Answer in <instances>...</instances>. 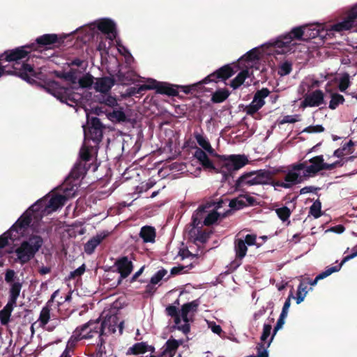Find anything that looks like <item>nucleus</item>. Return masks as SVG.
I'll return each mask as SVG.
<instances>
[{
	"mask_svg": "<svg viewBox=\"0 0 357 357\" xmlns=\"http://www.w3.org/2000/svg\"><path fill=\"white\" fill-rule=\"evenodd\" d=\"M122 45L117 23L109 17H102L77 28L70 33H46L30 45Z\"/></svg>",
	"mask_w": 357,
	"mask_h": 357,
	"instance_id": "1",
	"label": "nucleus"
},
{
	"mask_svg": "<svg viewBox=\"0 0 357 357\" xmlns=\"http://www.w3.org/2000/svg\"><path fill=\"white\" fill-rule=\"evenodd\" d=\"M118 324V317L116 315L106 317L102 321L100 319L91 320L86 324L80 326L79 330L80 339H91L98 336V342H100V338L105 335V330L107 328L108 331L115 333L116 326Z\"/></svg>",
	"mask_w": 357,
	"mask_h": 357,
	"instance_id": "2",
	"label": "nucleus"
},
{
	"mask_svg": "<svg viewBox=\"0 0 357 357\" xmlns=\"http://www.w3.org/2000/svg\"><path fill=\"white\" fill-rule=\"evenodd\" d=\"M43 245V239L38 235H31L26 240L23 241L15 250L17 255L15 261L22 265L28 263L33 259Z\"/></svg>",
	"mask_w": 357,
	"mask_h": 357,
	"instance_id": "3",
	"label": "nucleus"
},
{
	"mask_svg": "<svg viewBox=\"0 0 357 357\" xmlns=\"http://www.w3.org/2000/svg\"><path fill=\"white\" fill-rule=\"evenodd\" d=\"M43 245V239L38 235H31L26 240L23 241L15 250L17 255L15 261L22 265L28 263L33 259Z\"/></svg>",
	"mask_w": 357,
	"mask_h": 357,
	"instance_id": "4",
	"label": "nucleus"
},
{
	"mask_svg": "<svg viewBox=\"0 0 357 357\" xmlns=\"http://www.w3.org/2000/svg\"><path fill=\"white\" fill-rule=\"evenodd\" d=\"M216 155L220 158V172L222 174V180L227 181L234 177V174L248 163L245 155Z\"/></svg>",
	"mask_w": 357,
	"mask_h": 357,
	"instance_id": "5",
	"label": "nucleus"
},
{
	"mask_svg": "<svg viewBox=\"0 0 357 357\" xmlns=\"http://www.w3.org/2000/svg\"><path fill=\"white\" fill-rule=\"evenodd\" d=\"M272 180L271 173L265 169L253 171L243 174L235 183V190L236 191H244L245 186H251L255 185H265L269 183Z\"/></svg>",
	"mask_w": 357,
	"mask_h": 357,
	"instance_id": "6",
	"label": "nucleus"
},
{
	"mask_svg": "<svg viewBox=\"0 0 357 357\" xmlns=\"http://www.w3.org/2000/svg\"><path fill=\"white\" fill-rule=\"evenodd\" d=\"M356 26H357V5L348 12L342 22L326 26L328 38H333L335 33H341Z\"/></svg>",
	"mask_w": 357,
	"mask_h": 357,
	"instance_id": "7",
	"label": "nucleus"
},
{
	"mask_svg": "<svg viewBox=\"0 0 357 357\" xmlns=\"http://www.w3.org/2000/svg\"><path fill=\"white\" fill-rule=\"evenodd\" d=\"M305 42H312L314 45L324 43L328 39L326 26L322 24H304Z\"/></svg>",
	"mask_w": 357,
	"mask_h": 357,
	"instance_id": "8",
	"label": "nucleus"
},
{
	"mask_svg": "<svg viewBox=\"0 0 357 357\" xmlns=\"http://www.w3.org/2000/svg\"><path fill=\"white\" fill-rule=\"evenodd\" d=\"M293 40L305 42L304 25L294 27L289 32L277 37L274 40L266 42L262 45H291ZM292 45H300L294 43Z\"/></svg>",
	"mask_w": 357,
	"mask_h": 357,
	"instance_id": "9",
	"label": "nucleus"
},
{
	"mask_svg": "<svg viewBox=\"0 0 357 357\" xmlns=\"http://www.w3.org/2000/svg\"><path fill=\"white\" fill-rule=\"evenodd\" d=\"M43 202V200H39L30 206L10 227L11 231L15 232L17 235L22 234L31 223L33 213L39 211V205Z\"/></svg>",
	"mask_w": 357,
	"mask_h": 357,
	"instance_id": "10",
	"label": "nucleus"
},
{
	"mask_svg": "<svg viewBox=\"0 0 357 357\" xmlns=\"http://www.w3.org/2000/svg\"><path fill=\"white\" fill-rule=\"evenodd\" d=\"M15 75L22 78L29 84L38 83L35 79L40 81H46L44 78L45 75L42 72H36L33 68L28 63H22L20 68L13 66Z\"/></svg>",
	"mask_w": 357,
	"mask_h": 357,
	"instance_id": "11",
	"label": "nucleus"
},
{
	"mask_svg": "<svg viewBox=\"0 0 357 357\" xmlns=\"http://www.w3.org/2000/svg\"><path fill=\"white\" fill-rule=\"evenodd\" d=\"M324 97L325 94L321 89H316L310 93H307L303 96L300 107H315L325 105Z\"/></svg>",
	"mask_w": 357,
	"mask_h": 357,
	"instance_id": "12",
	"label": "nucleus"
},
{
	"mask_svg": "<svg viewBox=\"0 0 357 357\" xmlns=\"http://www.w3.org/2000/svg\"><path fill=\"white\" fill-rule=\"evenodd\" d=\"M305 167V163H296L291 165V169L286 174L284 181L292 186L304 181L301 170Z\"/></svg>",
	"mask_w": 357,
	"mask_h": 357,
	"instance_id": "13",
	"label": "nucleus"
},
{
	"mask_svg": "<svg viewBox=\"0 0 357 357\" xmlns=\"http://www.w3.org/2000/svg\"><path fill=\"white\" fill-rule=\"evenodd\" d=\"M234 73L235 71L229 65H225L206 77L203 79V82L225 81L234 75Z\"/></svg>",
	"mask_w": 357,
	"mask_h": 357,
	"instance_id": "14",
	"label": "nucleus"
},
{
	"mask_svg": "<svg viewBox=\"0 0 357 357\" xmlns=\"http://www.w3.org/2000/svg\"><path fill=\"white\" fill-rule=\"evenodd\" d=\"M234 250L236 252V258L230 264V267L233 270H236L242 264V259L245 257L248 247L245 242L241 238H236L234 241Z\"/></svg>",
	"mask_w": 357,
	"mask_h": 357,
	"instance_id": "15",
	"label": "nucleus"
},
{
	"mask_svg": "<svg viewBox=\"0 0 357 357\" xmlns=\"http://www.w3.org/2000/svg\"><path fill=\"white\" fill-rule=\"evenodd\" d=\"M229 202V206L233 210H240L248 206H255L256 199L247 194L240 195L236 198L231 200L226 199Z\"/></svg>",
	"mask_w": 357,
	"mask_h": 357,
	"instance_id": "16",
	"label": "nucleus"
},
{
	"mask_svg": "<svg viewBox=\"0 0 357 357\" xmlns=\"http://www.w3.org/2000/svg\"><path fill=\"white\" fill-rule=\"evenodd\" d=\"M151 83L152 84V89H155L157 93L169 96H177L178 95L176 85L167 82H158L153 79H151Z\"/></svg>",
	"mask_w": 357,
	"mask_h": 357,
	"instance_id": "17",
	"label": "nucleus"
},
{
	"mask_svg": "<svg viewBox=\"0 0 357 357\" xmlns=\"http://www.w3.org/2000/svg\"><path fill=\"white\" fill-rule=\"evenodd\" d=\"M33 46H21L10 50L6 51L3 54L0 55V60H6V61H17L24 59L28 55V52L24 50V47H32Z\"/></svg>",
	"mask_w": 357,
	"mask_h": 357,
	"instance_id": "18",
	"label": "nucleus"
},
{
	"mask_svg": "<svg viewBox=\"0 0 357 357\" xmlns=\"http://www.w3.org/2000/svg\"><path fill=\"white\" fill-rule=\"evenodd\" d=\"M114 265L121 278H126L133 269L132 262L126 256L119 258L115 261Z\"/></svg>",
	"mask_w": 357,
	"mask_h": 357,
	"instance_id": "19",
	"label": "nucleus"
},
{
	"mask_svg": "<svg viewBox=\"0 0 357 357\" xmlns=\"http://www.w3.org/2000/svg\"><path fill=\"white\" fill-rule=\"evenodd\" d=\"M81 98V95L74 92L72 88L63 87L59 100L61 102L73 106V104L77 105Z\"/></svg>",
	"mask_w": 357,
	"mask_h": 357,
	"instance_id": "20",
	"label": "nucleus"
},
{
	"mask_svg": "<svg viewBox=\"0 0 357 357\" xmlns=\"http://www.w3.org/2000/svg\"><path fill=\"white\" fill-rule=\"evenodd\" d=\"M107 231H102L89 239L84 245V251L88 255H91L97 246L109 236Z\"/></svg>",
	"mask_w": 357,
	"mask_h": 357,
	"instance_id": "21",
	"label": "nucleus"
},
{
	"mask_svg": "<svg viewBox=\"0 0 357 357\" xmlns=\"http://www.w3.org/2000/svg\"><path fill=\"white\" fill-rule=\"evenodd\" d=\"M39 86L43 88L47 92L52 94L59 100L63 86H61L59 83L55 80L44 81V84L38 83Z\"/></svg>",
	"mask_w": 357,
	"mask_h": 357,
	"instance_id": "22",
	"label": "nucleus"
},
{
	"mask_svg": "<svg viewBox=\"0 0 357 357\" xmlns=\"http://www.w3.org/2000/svg\"><path fill=\"white\" fill-rule=\"evenodd\" d=\"M91 167V163L89 165V166H86V165H83L82 163L77 162L73 169L71 170L68 180L70 182L76 180H79L80 178H84L87 172Z\"/></svg>",
	"mask_w": 357,
	"mask_h": 357,
	"instance_id": "23",
	"label": "nucleus"
},
{
	"mask_svg": "<svg viewBox=\"0 0 357 357\" xmlns=\"http://www.w3.org/2000/svg\"><path fill=\"white\" fill-rule=\"evenodd\" d=\"M114 84L115 80L113 77H102L96 79L94 88L96 91H99L102 93H107L110 91Z\"/></svg>",
	"mask_w": 357,
	"mask_h": 357,
	"instance_id": "24",
	"label": "nucleus"
},
{
	"mask_svg": "<svg viewBox=\"0 0 357 357\" xmlns=\"http://www.w3.org/2000/svg\"><path fill=\"white\" fill-rule=\"evenodd\" d=\"M190 238L192 239L195 243L199 242L205 243L210 237V233L199 227L192 228L189 231Z\"/></svg>",
	"mask_w": 357,
	"mask_h": 357,
	"instance_id": "25",
	"label": "nucleus"
},
{
	"mask_svg": "<svg viewBox=\"0 0 357 357\" xmlns=\"http://www.w3.org/2000/svg\"><path fill=\"white\" fill-rule=\"evenodd\" d=\"M181 344L182 340L169 338L165 344L164 350L162 351L161 356L174 357Z\"/></svg>",
	"mask_w": 357,
	"mask_h": 357,
	"instance_id": "26",
	"label": "nucleus"
},
{
	"mask_svg": "<svg viewBox=\"0 0 357 357\" xmlns=\"http://www.w3.org/2000/svg\"><path fill=\"white\" fill-rule=\"evenodd\" d=\"M91 149V147H89L85 145L82 146L79 151V160L77 162L86 165V166H89V165L91 163V167H93V170L96 171L97 167L96 165H93Z\"/></svg>",
	"mask_w": 357,
	"mask_h": 357,
	"instance_id": "27",
	"label": "nucleus"
},
{
	"mask_svg": "<svg viewBox=\"0 0 357 357\" xmlns=\"http://www.w3.org/2000/svg\"><path fill=\"white\" fill-rule=\"evenodd\" d=\"M341 267H342V264H338L337 266L328 267L324 271H323L322 273L317 275L314 280H311L310 278H304V280H305V281L308 285L310 284L311 286H314L317 284V283L319 280H322V279L329 276L330 275H331L332 273H333L335 272L339 271L340 270Z\"/></svg>",
	"mask_w": 357,
	"mask_h": 357,
	"instance_id": "28",
	"label": "nucleus"
},
{
	"mask_svg": "<svg viewBox=\"0 0 357 357\" xmlns=\"http://www.w3.org/2000/svg\"><path fill=\"white\" fill-rule=\"evenodd\" d=\"M139 236L144 243H154L156 237V230L152 226L146 225L141 228Z\"/></svg>",
	"mask_w": 357,
	"mask_h": 357,
	"instance_id": "29",
	"label": "nucleus"
},
{
	"mask_svg": "<svg viewBox=\"0 0 357 357\" xmlns=\"http://www.w3.org/2000/svg\"><path fill=\"white\" fill-rule=\"evenodd\" d=\"M66 200L67 198L65 195H54L48 201V203L45 206V208H50L53 211H56L59 208L65 204Z\"/></svg>",
	"mask_w": 357,
	"mask_h": 357,
	"instance_id": "30",
	"label": "nucleus"
},
{
	"mask_svg": "<svg viewBox=\"0 0 357 357\" xmlns=\"http://www.w3.org/2000/svg\"><path fill=\"white\" fill-rule=\"evenodd\" d=\"M103 129L89 128L88 130L84 128L85 139H91L95 144L98 145L102 139Z\"/></svg>",
	"mask_w": 357,
	"mask_h": 357,
	"instance_id": "31",
	"label": "nucleus"
},
{
	"mask_svg": "<svg viewBox=\"0 0 357 357\" xmlns=\"http://www.w3.org/2000/svg\"><path fill=\"white\" fill-rule=\"evenodd\" d=\"M206 206H199L198 208L193 213L192 215V228L199 227V225L202 226V220L206 217L205 214L206 213Z\"/></svg>",
	"mask_w": 357,
	"mask_h": 357,
	"instance_id": "32",
	"label": "nucleus"
},
{
	"mask_svg": "<svg viewBox=\"0 0 357 357\" xmlns=\"http://www.w3.org/2000/svg\"><path fill=\"white\" fill-rule=\"evenodd\" d=\"M97 348L98 357H113V356H115L113 347L111 344L106 347L103 338H100V342H98Z\"/></svg>",
	"mask_w": 357,
	"mask_h": 357,
	"instance_id": "33",
	"label": "nucleus"
},
{
	"mask_svg": "<svg viewBox=\"0 0 357 357\" xmlns=\"http://www.w3.org/2000/svg\"><path fill=\"white\" fill-rule=\"evenodd\" d=\"M249 77H250L249 70L248 69L242 70L237 75V76L231 81L230 86L232 87L234 89H238L239 86H241L243 84L245 79Z\"/></svg>",
	"mask_w": 357,
	"mask_h": 357,
	"instance_id": "34",
	"label": "nucleus"
},
{
	"mask_svg": "<svg viewBox=\"0 0 357 357\" xmlns=\"http://www.w3.org/2000/svg\"><path fill=\"white\" fill-rule=\"evenodd\" d=\"M146 342H141L134 344L132 347L128 348L126 351V355H139L146 353Z\"/></svg>",
	"mask_w": 357,
	"mask_h": 357,
	"instance_id": "35",
	"label": "nucleus"
},
{
	"mask_svg": "<svg viewBox=\"0 0 357 357\" xmlns=\"http://www.w3.org/2000/svg\"><path fill=\"white\" fill-rule=\"evenodd\" d=\"M194 137L197 142V144L206 151H207L210 154L214 153V149L212 148L210 142L206 139L202 135L195 132Z\"/></svg>",
	"mask_w": 357,
	"mask_h": 357,
	"instance_id": "36",
	"label": "nucleus"
},
{
	"mask_svg": "<svg viewBox=\"0 0 357 357\" xmlns=\"http://www.w3.org/2000/svg\"><path fill=\"white\" fill-rule=\"evenodd\" d=\"M51 305L46 304L41 310L40 316L38 321L40 326L44 327L46 326L50 319Z\"/></svg>",
	"mask_w": 357,
	"mask_h": 357,
	"instance_id": "37",
	"label": "nucleus"
},
{
	"mask_svg": "<svg viewBox=\"0 0 357 357\" xmlns=\"http://www.w3.org/2000/svg\"><path fill=\"white\" fill-rule=\"evenodd\" d=\"M77 343V340L75 337H71L66 344V349L60 356V357H72L74 354L75 349Z\"/></svg>",
	"mask_w": 357,
	"mask_h": 357,
	"instance_id": "38",
	"label": "nucleus"
},
{
	"mask_svg": "<svg viewBox=\"0 0 357 357\" xmlns=\"http://www.w3.org/2000/svg\"><path fill=\"white\" fill-rule=\"evenodd\" d=\"M229 94L227 89H218L212 94L211 101L214 103L222 102L229 97Z\"/></svg>",
	"mask_w": 357,
	"mask_h": 357,
	"instance_id": "39",
	"label": "nucleus"
},
{
	"mask_svg": "<svg viewBox=\"0 0 357 357\" xmlns=\"http://www.w3.org/2000/svg\"><path fill=\"white\" fill-rule=\"evenodd\" d=\"M307 287L308 284L306 282L305 280H303L298 287L296 294V303L299 304L303 301L307 293Z\"/></svg>",
	"mask_w": 357,
	"mask_h": 357,
	"instance_id": "40",
	"label": "nucleus"
},
{
	"mask_svg": "<svg viewBox=\"0 0 357 357\" xmlns=\"http://www.w3.org/2000/svg\"><path fill=\"white\" fill-rule=\"evenodd\" d=\"M345 101L344 96L337 93H332L331 94V100L329 102L328 107L334 110L335 109L340 105H342Z\"/></svg>",
	"mask_w": 357,
	"mask_h": 357,
	"instance_id": "41",
	"label": "nucleus"
},
{
	"mask_svg": "<svg viewBox=\"0 0 357 357\" xmlns=\"http://www.w3.org/2000/svg\"><path fill=\"white\" fill-rule=\"evenodd\" d=\"M13 233L14 231H11V229H10L8 231L0 236V249L3 248L8 244V239L14 241L17 238H18L19 235H13Z\"/></svg>",
	"mask_w": 357,
	"mask_h": 357,
	"instance_id": "42",
	"label": "nucleus"
},
{
	"mask_svg": "<svg viewBox=\"0 0 357 357\" xmlns=\"http://www.w3.org/2000/svg\"><path fill=\"white\" fill-rule=\"evenodd\" d=\"M199 305V300H194L192 302L185 303L182 305L181 312V314H188L189 312H195L197 311Z\"/></svg>",
	"mask_w": 357,
	"mask_h": 357,
	"instance_id": "43",
	"label": "nucleus"
},
{
	"mask_svg": "<svg viewBox=\"0 0 357 357\" xmlns=\"http://www.w3.org/2000/svg\"><path fill=\"white\" fill-rule=\"evenodd\" d=\"M22 287V284L19 281L13 282L9 291V299L17 301L20 296Z\"/></svg>",
	"mask_w": 357,
	"mask_h": 357,
	"instance_id": "44",
	"label": "nucleus"
},
{
	"mask_svg": "<svg viewBox=\"0 0 357 357\" xmlns=\"http://www.w3.org/2000/svg\"><path fill=\"white\" fill-rule=\"evenodd\" d=\"M303 163H305V167L301 170V173L304 181L315 176L319 172L314 166L311 165H307V162H303Z\"/></svg>",
	"mask_w": 357,
	"mask_h": 357,
	"instance_id": "45",
	"label": "nucleus"
},
{
	"mask_svg": "<svg viewBox=\"0 0 357 357\" xmlns=\"http://www.w3.org/2000/svg\"><path fill=\"white\" fill-rule=\"evenodd\" d=\"M309 162L311 163L312 166H314V168L317 169L318 172L324 170L325 162L322 155L312 158L309 160Z\"/></svg>",
	"mask_w": 357,
	"mask_h": 357,
	"instance_id": "46",
	"label": "nucleus"
},
{
	"mask_svg": "<svg viewBox=\"0 0 357 357\" xmlns=\"http://www.w3.org/2000/svg\"><path fill=\"white\" fill-rule=\"evenodd\" d=\"M321 203L319 199H317L310 208V214L314 218H318L321 216Z\"/></svg>",
	"mask_w": 357,
	"mask_h": 357,
	"instance_id": "47",
	"label": "nucleus"
},
{
	"mask_svg": "<svg viewBox=\"0 0 357 357\" xmlns=\"http://www.w3.org/2000/svg\"><path fill=\"white\" fill-rule=\"evenodd\" d=\"M275 213L278 218L283 222L287 220L291 215V211L287 206H282L275 209Z\"/></svg>",
	"mask_w": 357,
	"mask_h": 357,
	"instance_id": "48",
	"label": "nucleus"
},
{
	"mask_svg": "<svg viewBox=\"0 0 357 357\" xmlns=\"http://www.w3.org/2000/svg\"><path fill=\"white\" fill-rule=\"evenodd\" d=\"M220 215V214L216 211H212L204 218L203 225L206 226H211L213 225L218 220Z\"/></svg>",
	"mask_w": 357,
	"mask_h": 357,
	"instance_id": "49",
	"label": "nucleus"
},
{
	"mask_svg": "<svg viewBox=\"0 0 357 357\" xmlns=\"http://www.w3.org/2000/svg\"><path fill=\"white\" fill-rule=\"evenodd\" d=\"M78 83L82 88H89L93 84V77L90 74H86L79 78Z\"/></svg>",
	"mask_w": 357,
	"mask_h": 357,
	"instance_id": "50",
	"label": "nucleus"
},
{
	"mask_svg": "<svg viewBox=\"0 0 357 357\" xmlns=\"http://www.w3.org/2000/svg\"><path fill=\"white\" fill-rule=\"evenodd\" d=\"M291 70H292V63L290 61H286L280 66L279 69H278V74L280 76H285V75L290 74Z\"/></svg>",
	"mask_w": 357,
	"mask_h": 357,
	"instance_id": "51",
	"label": "nucleus"
},
{
	"mask_svg": "<svg viewBox=\"0 0 357 357\" xmlns=\"http://www.w3.org/2000/svg\"><path fill=\"white\" fill-rule=\"evenodd\" d=\"M351 84L349 76L348 74H344L340 79L338 84V89L341 92H345Z\"/></svg>",
	"mask_w": 357,
	"mask_h": 357,
	"instance_id": "52",
	"label": "nucleus"
},
{
	"mask_svg": "<svg viewBox=\"0 0 357 357\" xmlns=\"http://www.w3.org/2000/svg\"><path fill=\"white\" fill-rule=\"evenodd\" d=\"M119 53L124 55L125 57V61L127 64L130 65L133 61L134 58L130 53V52L126 48V46H115Z\"/></svg>",
	"mask_w": 357,
	"mask_h": 357,
	"instance_id": "53",
	"label": "nucleus"
},
{
	"mask_svg": "<svg viewBox=\"0 0 357 357\" xmlns=\"http://www.w3.org/2000/svg\"><path fill=\"white\" fill-rule=\"evenodd\" d=\"M167 271L165 268H162L157 271L151 278V283L152 284H158L162 279L167 275Z\"/></svg>",
	"mask_w": 357,
	"mask_h": 357,
	"instance_id": "54",
	"label": "nucleus"
},
{
	"mask_svg": "<svg viewBox=\"0 0 357 357\" xmlns=\"http://www.w3.org/2000/svg\"><path fill=\"white\" fill-rule=\"evenodd\" d=\"M287 315L280 313V315L279 317V319H278L276 325L274 327L273 335H272L269 342L268 343L267 347H269L271 341L273 340V339L275 335L276 334V333L278 332V331L280 330L284 324V320H285V318L287 317Z\"/></svg>",
	"mask_w": 357,
	"mask_h": 357,
	"instance_id": "55",
	"label": "nucleus"
},
{
	"mask_svg": "<svg viewBox=\"0 0 357 357\" xmlns=\"http://www.w3.org/2000/svg\"><path fill=\"white\" fill-rule=\"evenodd\" d=\"M88 124H89V128H91L103 129V128H104L100 119H98V117H92L91 119H89V117L88 116Z\"/></svg>",
	"mask_w": 357,
	"mask_h": 357,
	"instance_id": "56",
	"label": "nucleus"
},
{
	"mask_svg": "<svg viewBox=\"0 0 357 357\" xmlns=\"http://www.w3.org/2000/svg\"><path fill=\"white\" fill-rule=\"evenodd\" d=\"M60 77L70 82L72 84H76L78 80L76 73L72 70L69 72L63 73V75Z\"/></svg>",
	"mask_w": 357,
	"mask_h": 357,
	"instance_id": "57",
	"label": "nucleus"
},
{
	"mask_svg": "<svg viewBox=\"0 0 357 357\" xmlns=\"http://www.w3.org/2000/svg\"><path fill=\"white\" fill-rule=\"evenodd\" d=\"M110 116L112 119H115L119 122L125 121L126 120V116L125 113L121 110H114L111 114Z\"/></svg>",
	"mask_w": 357,
	"mask_h": 357,
	"instance_id": "58",
	"label": "nucleus"
},
{
	"mask_svg": "<svg viewBox=\"0 0 357 357\" xmlns=\"http://www.w3.org/2000/svg\"><path fill=\"white\" fill-rule=\"evenodd\" d=\"M325 130L321 125L310 126L303 130V132L307 133L322 132Z\"/></svg>",
	"mask_w": 357,
	"mask_h": 357,
	"instance_id": "59",
	"label": "nucleus"
},
{
	"mask_svg": "<svg viewBox=\"0 0 357 357\" xmlns=\"http://www.w3.org/2000/svg\"><path fill=\"white\" fill-rule=\"evenodd\" d=\"M194 157L197 159L199 162H202L208 158V155L202 149L197 147L194 153Z\"/></svg>",
	"mask_w": 357,
	"mask_h": 357,
	"instance_id": "60",
	"label": "nucleus"
},
{
	"mask_svg": "<svg viewBox=\"0 0 357 357\" xmlns=\"http://www.w3.org/2000/svg\"><path fill=\"white\" fill-rule=\"evenodd\" d=\"M85 271V265L82 264L81 266L75 269V271L70 272L69 278L70 279H75L77 277H79L82 275L84 274Z\"/></svg>",
	"mask_w": 357,
	"mask_h": 357,
	"instance_id": "61",
	"label": "nucleus"
},
{
	"mask_svg": "<svg viewBox=\"0 0 357 357\" xmlns=\"http://www.w3.org/2000/svg\"><path fill=\"white\" fill-rule=\"evenodd\" d=\"M272 326L270 324H265L264 325L263 332L261 336V340L265 342L271 334Z\"/></svg>",
	"mask_w": 357,
	"mask_h": 357,
	"instance_id": "62",
	"label": "nucleus"
},
{
	"mask_svg": "<svg viewBox=\"0 0 357 357\" xmlns=\"http://www.w3.org/2000/svg\"><path fill=\"white\" fill-rule=\"evenodd\" d=\"M259 109L261 108L258 105L252 102L248 106L246 107L245 111L247 114L253 116Z\"/></svg>",
	"mask_w": 357,
	"mask_h": 357,
	"instance_id": "63",
	"label": "nucleus"
},
{
	"mask_svg": "<svg viewBox=\"0 0 357 357\" xmlns=\"http://www.w3.org/2000/svg\"><path fill=\"white\" fill-rule=\"evenodd\" d=\"M257 357H268V351L264 348L263 343H259L257 345Z\"/></svg>",
	"mask_w": 357,
	"mask_h": 357,
	"instance_id": "64",
	"label": "nucleus"
}]
</instances>
